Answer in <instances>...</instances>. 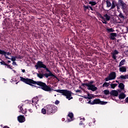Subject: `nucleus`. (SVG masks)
Segmentation results:
<instances>
[{
	"label": "nucleus",
	"instance_id": "nucleus-38",
	"mask_svg": "<svg viewBox=\"0 0 128 128\" xmlns=\"http://www.w3.org/2000/svg\"><path fill=\"white\" fill-rule=\"evenodd\" d=\"M118 54V50H114V53H112L113 54Z\"/></svg>",
	"mask_w": 128,
	"mask_h": 128
},
{
	"label": "nucleus",
	"instance_id": "nucleus-35",
	"mask_svg": "<svg viewBox=\"0 0 128 128\" xmlns=\"http://www.w3.org/2000/svg\"><path fill=\"white\" fill-rule=\"evenodd\" d=\"M16 58H17L18 60H22V56L20 55H18L16 56Z\"/></svg>",
	"mask_w": 128,
	"mask_h": 128
},
{
	"label": "nucleus",
	"instance_id": "nucleus-12",
	"mask_svg": "<svg viewBox=\"0 0 128 128\" xmlns=\"http://www.w3.org/2000/svg\"><path fill=\"white\" fill-rule=\"evenodd\" d=\"M110 94L114 96H118V92L116 90H112L110 92Z\"/></svg>",
	"mask_w": 128,
	"mask_h": 128
},
{
	"label": "nucleus",
	"instance_id": "nucleus-22",
	"mask_svg": "<svg viewBox=\"0 0 128 128\" xmlns=\"http://www.w3.org/2000/svg\"><path fill=\"white\" fill-rule=\"evenodd\" d=\"M110 86V83L105 82L102 84V88H108Z\"/></svg>",
	"mask_w": 128,
	"mask_h": 128
},
{
	"label": "nucleus",
	"instance_id": "nucleus-44",
	"mask_svg": "<svg viewBox=\"0 0 128 128\" xmlns=\"http://www.w3.org/2000/svg\"><path fill=\"white\" fill-rule=\"evenodd\" d=\"M90 10H92V12H94V10H96L92 8V7L90 6V7H89V9H90Z\"/></svg>",
	"mask_w": 128,
	"mask_h": 128
},
{
	"label": "nucleus",
	"instance_id": "nucleus-41",
	"mask_svg": "<svg viewBox=\"0 0 128 128\" xmlns=\"http://www.w3.org/2000/svg\"><path fill=\"white\" fill-rule=\"evenodd\" d=\"M112 58L114 60H116V56L114 54H112Z\"/></svg>",
	"mask_w": 128,
	"mask_h": 128
},
{
	"label": "nucleus",
	"instance_id": "nucleus-1",
	"mask_svg": "<svg viewBox=\"0 0 128 128\" xmlns=\"http://www.w3.org/2000/svg\"><path fill=\"white\" fill-rule=\"evenodd\" d=\"M20 80L26 84H28L31 86H34V88H41L44 92H50L52 90H54L56 92H59L61 94L62 96H66V98L68 100H72L74 98L72 96V91H70L68 90H54L52 89L50 86L46 85V84L42 81H34L32 79L28 78H24L22 76H20Z\"/></svg>",
	"mask_w": 128,
	"mask_h": 128
},
{
	"label": "nucleus",
	"instance_id": "nucleus-7",
	"mask_svg": "<svg viewBox=\"0 0 128 128\" xmlns=\"http://www.w3.org/2000/svg\"><path fill=\"white\" fill-rule=\"evenodd\" d=\"M87 89L88 90H92V92H96V90H98V87L96 86V85H88L86 86Z\"/></svg>",
	"mask_w": 128,
	"mask_h": 128
},
{
	"label": "nucleus",
	"instance_id": "nucleus-23",
	"mask_svg": "<svg viewBox=\"0 0 128 128\" xmlns=\"http://www.w3.org/2000/svg\"><path fill=\"white\" fill-rule=\"evenodd\" d=\"M90 5H88L87 6L86 5H84L83 8L84 12H86L87 10H90Z\"/></svg>",
	"mask_w": 128,
	"mask_h": 128
},
{
	"label": "nucleus",
	"instance_id": "nucleus-59",
	"mask_svg": "<svg viewBox=\"0 0 128 128\" xmlns=\"http://www.w3.org/2000/svg\"><path fill=\"white\" fill-rule=\"evenodd\" d=\"M25 110H26V109H24V110H22V112H24V111H25Z\"/></svg>",
	"mask_w": 128,
	"mask_h": 128
},
{
	"label": "nucleus",
	"instance_id": "nucleus-11",
	"mask_svg": "<svg viewBox=\"0 0 128 128\" xmlns=\"http://www.w3.org/2000/svg\"><path fill=\"white\" fill-rule=\"evenodd\" d=\"M94 80L88 81V83H82V86H92L94 84Z\"/></svg>",
	"mask_w": 128,
	"mask_h": 128
},
{
	"label": "nucleus",
	"instance_id": "nucleus-51",
	"mask_svg": "<svg viewBox=\"0 0 128 128\" xmlns=\"http://www.w3.org/2000/svg\"><path fill=\"white\" fill-rule=\"evenodd\" d=\"M84 82H88V80H84Z\"/></svg>",
	"mask_w": 128,
	"mask_h": 128
},
{
	"label": "nucleus",
	"instance_id": "nucleus-4",
	"mask_svg": "<svg viewBox=\"0 0 128 128\" xmlns=\"http://www.w3.org/2000/svg\"><path fill=\"white\" fill-rule=\"evenodd\" d=\"M2 26L4 30V28H6V30L8 28H12V20L10 18L4 19L2 22Z\"/></svg>",
	"mask_w": 128,
	"mask_h": 128
},
{
	"label": "nucleus",
	"instance_id": "nucleus-2",
	"mask_svg": "<svg viewBox=\"0 0 128 128\" xmlns=\"http://www.w3.org/2000/svg\"><path fill=\"white\" fill-rule=\"evenodd\" d=\"M35 68L36 70H38V68H44V70H40V73L36 74L37 76L39 78H44V76H45L46 78H48L49 76H52L60 82V79H58L56 76L50 70V69L46 67V65L44 64L43 62L38 61L36 64L35 65ZM44 70H46V72L48 73L44 74Z\"/></svg>",
	"mask_w": 128,
	"mask_h": 128
},
{
	"label": "nucleus",
	"instance_id": "nucleus-14",
	"mask_svg": "<svg viewBox=\"0 0 128 128\" xmlns=\"http://www.w3.org/2000/svg\"><path fill=\"white\" fill-rule=\"evenodd\" d=\"M118 36V34L116 33H114L112 32L110 34V40H116L115 36Z\"/></svg>",
	"mask_w": 128,
	"mask_h": 128
},
{
	"label": "nucleus",
	"instance_id": "nucleus-29",
	"mask_svg": "<svg viewBox=\"0 0 128 128\" xmlns=\"http://www.w3.org/2000/svg\"><path fill=\"white\" fill-rule=\"evenodd\" d=\"M96 16H98V18H100L102 20H104V16H102V14H100V12H98V13H97Z\"/></svg>",
	"mask_w": 128,
	"mask_h": 128
},
{
	"label": "nucleus",
	"instance_id": "nucleus-5",
	"mask_svg": "<svg viewBox=\"0 0 128 128\" xmlns=\"http://www.w3.org/2000/svg\"><path fill=\"white\" fill-rule=\"evenodd\" d=\"M118 6L122 8L123 12H124L126 10L128 6L122 0H118Z\"/></svg>",
	"mask_w": 128,
	"mask_h": 128
},
{
	"label": "nucleus",
	"instance_id": "nucleus-17",
	"mask_svg": "<svg viewBox=\"0 0 128 128\" xmlns=\"http://www.w3.org/2000/svg\"><path fill=\"white\" fill-rule=\"evenodd\" d=\"M124 64H126V59H123L120 62L118 67L120 68V66H122Z\"/></svg>",
	"mask_w": 128,
	"mask_h": 128
},
{
	"label": "nucleus",
	"instance_id": "nucleus-40",
	"mask_svg": "<svg viewBox=\"0 0 128 128\" xmlns=\"http://www.w3.org/2000/svg\"><path fill=\"white\" fill-rule=\"evenodd\" d=\"M92 14H96H96L98 13V12H97L96 10H95L93 11L92 12Z\"/></svg>",
	"mask_w": 128,
	"mask_h": 128
},
{
	"label": "nucleus",
	"instance_id": "nucleus-26",
	"mask_svg": "<svg viewBox=\"0 0 128 128\" xmlns=\"http://www.w3.org/2000/svg\"><path fill=\"white\" fill-rule=\"evenodd\" d=\"M104 94L108 96V94H110V90H104Z\"/></svg>",
	"mask_w": 128,
	"mask_h": 128
},
{
	"label": "nucleus",
	"instance_id": "nucleus-16",
	"mask_svg": "<svg viewBox=\"0 0 128 128\" xmlns=\"http://www.w3.org/2000/svg\"><path fill=\"white\" fill-rule=\"evenodd\" d=\"M116 6H118V4H116V1L113 0L112 2V4H111L110 10L114 8Z\"/></svg>",
	"mask_w": 128,
	"mask_h": 128
},
{
	"label": "nucleus",
	"instance_id": "nucleus-25",
	"mask_svg": "<svg viewBox=\"0 0 128 128\" xmlns=\"http://www.w3.org/2000/svg\"><path fill=\"white\" fill-rule=\"evenodd\" d=\"M88 4H91L92 6H96V2L94 1H90Z\"/></svg>",
	"mask_w": 128,
	"mask_h": 128
},
{
	"label": "nucleus",
	"instance_id": "nucleus-50",
	"mask_svg": "<svg viewBox=\"0 0 128 128\" xmlns=\"http://www.w3.org/2000/svg\"><path fill=\"white\" fill-rule=\"evenodd\" d=\"M5 58H7V60H10V58L8 56H6Z\"/></svg>",
	"mask_w": 128,
	"mask_h": 128
},
{
	"label": "nucleus",
	"instance_id": "nucleus-21",
	"mask_svg": "<svg viewBox=\"0 0 128 128\" xmlns=\"http://www.w3.org/2000/svg\"><path fill=\"white\" fill-rule=\"evenodd\" d=\"M118 88H120L122 90H124V84L122 83H120V84H119Z\"/></svg>",
	"mask_w": 128,
	"mask_h": 128
},
{
	"label": "nucleus",
	"instance_id": "nucleus-36",
	"mask_svg": "<svg viewBox=\"0 0 128 128\" xmlns=\"http://www.w3.org/2000/svg\"><path fill=\"white\" fill-rule=\"evenodd\" d=\"M0 64L2 66H8V64L4 62V61H2L0 62Z\"/></svg>",
	"mask_w": 128,
	"mask_h": 128
},
{
	"label": "nucleus",
	"instance_id": "nucleus-27",
	"mask_svg": "<svg viewBox=\"0 0 128 128\" xmlns=\"http://www.w3.org/2000/svg\"><path fill=\"white\" fill-rule=\"evenodd\" d=\"M38 102V98L36 97V98H34L32 100V102H36V104H37L36 102Z\"/></svg>",
	"mask_w": 128,
	"mask_h": 128
},
{
	"label": "nucleus",
	"instance_id": "nucleus-9",
	"mask_svg": "<svg viewBox=\"0 0 128 128\" xmlns=\"http://www.w3.org/2000/svg\"><path fill=\"white\" fill-rule=\"evenodd\" d=\"M109 77L111 79V80H114L116 78V74L114 72H111L109 74Z\"/></svg>",
	"mask_w": 128,
	"mask_h": 128
},
{
	"label": "nucleus",
	"instance_id": "nucleus-63",
	"mask_svg": "<svg viewBox=\"0 0 128 128\" xmlns=\"http://www.w3.org/2000/svg\"><path fill=\"white\" fill-rule=\"evenodd\" d=\"M83 120H84V118Z\"/></svg>",
	"mask_w": 128,
	"mask_h": 128
},
{
	"label": "nucleus",
	"instance_id": "nucleus-53",
	"mask_svg": "<svg viewBox=\"0 0 128 128\" xmlns=\"http://www.w3.org/2000/svg\"><path fill=\"white\" fill-rule=\"evenodd\" d=\"M88 126H92V122H89Z\"/></svg>",
	"mask_w": 128,
	"mask_h": 128
},
{
	"label": "nucleus",
	"instance_id": "nucleus-32",
	"mask_svg": "<svg viewBox=\"0 0 128 128\" xmlns=\"http://www.w3.org/2000/svg\"><path fill=\"white\" fill-rule=\"evenodd\" d=\"M118 18H120L124 19V14L122 12H120V14H119Z\"/></svg>",
	"mask_w": 128,
	"mask_h": 128
},
{
	"label": "nucleus",
	"instance_id": "nucleus-46",
	"mask_svg": "<svg viewBox=\"0 0 128 128\" xmlns=\"http://www.w3.org/2000/svg\"><path fill=\"white\" fill-rule=\"evenodd\" d=\"M82 124H84V122H82V120H80V126H82Z\"/></svg>",
	"mask_w": 128,
	"mask_h": 128
},
{
	"label": "nucleus",
	"instance_id": "nucleus-56",
	"mask_svg": "<svg viewBox=\"0 0 128 128\" xmlns=\"http://www.w3.org/2000/svg\"><path fill=\"white\" fill-rule=\"evenodd\" d=\"M117 10H120V7H118V4H117Z\"/></svg>",
	"mask_w": 128,
	"mask_h": 128
},
{
	"label": "nucleus",
	"instance_id": "nucleus-13",
	"mask_svg": "<svg viewBox=\"0 0 128 128\" xmlns=\"http://www.w3.org/2000/svg\"><path fill=\"white\" fill-rule=\"evenodd\" d=\"M0 54H4V56H10V54H12V53L10 52H6V51H4V50H2L0 49Z\"/></svg>",
	"mask_w": 128,
	"mask_h": 128
},
{
	"label": "nucleus",
	"instance_id": "nucleus-31",
	"mask_svg": "<svg viewBox=\"0 0 128 128\" xmlns=\"http://www.w3.org/2000/svg\"><path fill=\"white\" fill-rule=\"evenodd\" d=\"M126 80V76L124 75H121L120 77L117 78V80Z\"/></svg>",
	"mask_w": 128,
	"mask_h": 128
},
{
	"label": "nucleus",
	"instance_id": "nucleus-10",
	"mask_svg": "<svg viewBox=\"0 0 128 128\" xmlns=\"http://www.w3.org/2000/svg\"><path fill=\"white\" fill-rule=\"evenodd\" d=\"M68 116L70 118V119H68V122H72V120H74V114L72 112H70L68 115Z\"/></svg>",
	"mask_w": 128,
	"mask_h": 128
},
{
	"label": "nucleus",
	"instance_id": "nucleus-45",
	"mask_svg": "<svg viewBox=\"0 0 128 128\" xmlns=\"http://www.w3.org/2000/svg\"><path fill=\"white\" fill-rule=\"evenodd\" d=\"M60 104V101L58 100H56L55 102V104Z\"/></svg>",
	"mask_w": 128,
	"mask_h": 128
},
{
	"label": "nucleus",
	"instance_id": "nucleus-28",
	"mask_svg": "<svg viewBox=\"0 0 128 128\" xmlns=\"http://www.w3.org/2000/svg\"><path fill=\"white\" fill-rule=\"evenodd\" d=\"M41 112L42 114H46V108H42Z\"/></svg>",
	"mask_w": 128,
	"mask_h": 128
},
{
	"label": "nucleus",
	"instance_id": "nucleus-48",
	"mask_svg": "<svg viewBox=\"0 0 128 128\" xmlns=\"http://www.w3.org/2000/svg\"><path fill=\"white\" fill-rule=\"evenodd\" d=\"M12 64L14 66H16L17 65L16 62H14V61H13Z\"/></svg>",
	"mask_w": 128,
	"mask_h": 128
},
{
	"label": "nucleus",
	"instance_id": "nucleus-20",
	"mask_svg": "<svg viewBox=\"0 0 128 128\" xmlns=\"http://www.w3.org/2000/svg\"><path fill=\"white\" fill-rule=\"evenodd\" d=\"M18 108H20V110L19 112H22L24 114H26V110H24V112H22L24 110V108H22V106H18Z\"/></svg>",
	"mask_w": 128,
	"mask_h": 128
},
{
	"label": "nucleus",
	"instance_id": "nucleus-57",
	"mask_svg": "<svg viewBox=\"0 0 128 128\" xmlns=\"http://www.w3.org/2000/svg\"><path fill=\"white\" fill-rule=\"evenodd\" d=\"M8 64H10L11 62H10V60H8Z\"/></svg>",
	"mask_w": 128,
	"mask_h": 128
},
{
	"label": "nucleus",
	"instance_id": "nucleus-60",
	"mask_svg": "<svg viewBox=\"0 0 128 128\" xmlns=\"http://www.w3.org/2000/svg\"><path fill=\"white\" fill-rule=\"evenodd\" d=\"M125 52H126V54H128V50H126V51H125Z\"/></svg>",
	"mask_w": 128,
	"mask_h": 128
},
{
	"label": "nucleus",
	"instance_id": "nucleus-24",
	"mask_svg": "<svg viewBox=\"0 0 128 128\" xmlns=\"http://www.w3.org/2000/svg\"><path fill=\"white\" fill-rule=\"evenodd\" d=\"M106 4L107 8H110V6H112V3H110V0H107L106 1Z\"/></svg>",
	"mask_w": 128,
	"mask_h": 128
},
{
	"label": "nucleus",
	"instance_id": "nucleus-61",
	"mask_svg": "<svg viewBox=\"0 0 128 128\" xmlns=\"http://www.w3.org/2000/svg\"><path fill=\"white\" fill-rule=\"evenodd\" d=\"M13 72H16V70H13Z\"/></svg>",
	"mask_w": 128,
	"mask_h": 128
},
{
	"label": "nucleus",
	"instance_id": "nucleus-58",
	"mask_svg": "<svg viewBox=\"0 0 128 128\" xmlns=\"http://www.w3.org/2000/svg\"><path fill=\"white\" fill-rule=\"evenodd\" d=\"M116 82L118 84H120V82H118V81L116 80Z\"/></svg>",
	"mask_w": 128,
	"mask_h": 128
},
{
	"label": "nucleus",
	"instance_id": "nucleus-15",
	"mask_svg": "<svg viewBox=\"0 0 128 128\" xmlns=\"http://www.w3.org/2000/svg\"><path fill=\"white\" fill-rule=\"evenodd\" d=\"M119 70L120 72H126V68L124 66H122L120 68Z\"/></svg>",
	"mask_w": 128,
	"mask_h": 128
},
{
	"label": "nucleus",
	"instance_id": "nucleus-64",
	"mask_svg": "<svg viewBox=\"0 0 128 128\" xmlns=\"http://www.w3.org/2000/svg\"><path fill=\"white\" fill-rule=\"evenodd\" d=\"M18 82H16V84H18Z\"/></svg>",
	"mask_w": 128,
	"mask_h": 128
},
{
	"label": "nucleus",
	"instance_id": "nucleus-62",
	"mask_svg": "<svg viewBox=\"0 0 128 128\" xmlns=\"http://www.w3.org/2000/svg\"><path fill=\"white\" fill-rule=\"evenodd\" d=\"M2 11V8H0V12Z\"/></svg>",
	"mask_w": 128,
	"mask_h": 128
},
{
	"label": "nucleus",
	"instance_id": "nucleus-49",
	"mask_svg": "<svg viewBox=\"0 0 128 128\" xmlns=\"http://www.w3.org/2000/svg\"><path fill=\"white\" fill-rule=\"evenodd\" d=\"M21 70H22V72H24V73L26 72V70H24V69H22Z\"/></svg>",
	"mask_w": 128,
	"mask_h": 128
},
{
	"label": "nucleus",
	"instance_id": "nucleus-19",
	"mask_svg": "<svg viewBox=\"0 0 128 128\" xmlns=\"http://www.w3.org/2000/svg\"><path fill=\"white\" fill-rule=\"evenodd\" d=\"M104 18H106V20L107 22H108V20H110V16H108V14H106L104 15Z\"/></svg>",
	"mask_w": 128,
	"mask_h": 128
},
{
	"label": "nucleus",
	"instance_id": "nucleus-30",
	"mask_svg": "<svg viewBox=\"0 0 128 128\" xmlns=\"http://www.w3.org/2000/svg\"><path fill=\"white\" fill-rule=\"evenodd\" d=\"M106 30L108 32H114V30L112 29V28H106Z\"/></svg>",
	"mask_w": 128,
	"mask_h": 128
},
{
	"label": "nucleus",
	"instance_id": "nucleus-33",
	"mask_svg": "<svg viewBox=\"0 0 128 128\" xmlns=\"http://www.w3.org/2000/svg\"><path fill=\"white\" fill-rule=\"evenodd\" d=\"M118 86V84H110L111 88H115L116 87Z\"/></svg>",
	"mask_w": 128,
	"mask_h": 128
},
{
	"label": "nucleus",
	"instance_id": "nucleus-54",
	"mask_svg": "<svg viewBox=\"0 0 128 128\" xmlns=\"http://www.w3.org/2000/svg\"><path fill=\"white\" fill-rule=\"evenodd\" d=\"M28 112H32V109H29V110H28Z\"/></svg>",
	"mask_w": 128,
	"mask_h": 128
},
{
	"label": "nucleus",
	"instance_id": "nucleus-55",
	"mask_svg": "<svg viewBox=\"0 0 128 128\" xmlns=\"http://www.w3.org/2000/svg\"><path fill=\"white\" fill-rule=\"evenodd\" d=\"M126 78H126H128V75H125L124 76Z\"/></svg>",
	"mask_w": 128,
	"mask_h": 128
},
{
	"label": "nucleus",
	"instance_id": "nucleus-3",
	"mask_svg": "<svg viewBox=\"0 0 128 128\" xmlns=\"http://www.w3.org/2000/svg\"><path fill=\"white\" fill-rule=\"evenodd\" d=\"M44 108H46V114L50 116L58 112V107L54 105H47Z\"/></svg>",
	"mask_w": 128,
	"mask_h": 128
},
{
	"label": "nucleus",
	"instance_id": "nucleus-37",
	"mask_svg": "<svg viewBox=\"0 0 128 128\" xmlns=\"http://www.w3.org/2000/svg\"><path fill=\"white\" fill-rule=\"evenodd\" d=\"M106 82H108V80H112V79L110 78V76H108L107 78H105Z\"/></svg>",
	"mask_w": 128,
	"mask_h": 128
},
{
	"label": "nucleus",
	"instance_id": "nucleus-43",
	"mask_svg": "<svg viewBox=\"0 0 128 128\" xmlns=\"http://www.w3.org/2000/svg\"><path fill=\"white\" fill-rule=\"evenodd\" d=\"M6 66L8 68H10V70H12V68L10 66V64H8L6 65Z\"/></svg>",
	"mask_w": 128,
	"mask_h": 128
},
{
	"label": "nucleus",
	"instance_id": "nucleus-8",
	"mask_svg": "<svg viewBox=\"0 0 128 128\" xmlns=\"http://www.w3.org/2000/svg\"><path fill=\"white\" fill-rule=\"evenodd\" d=\"M25 118L24 116L22 115H20L18 116V120L19 122H24Z\"/></svg>",
	"mask_w": 128,
	"mask_h": 128
},
{
	"label": "nucleus",
	"instance_id": "nucleus-6",
	"mask_svg": "<svg viewBox=\"0 0 128 128\" xmlns=\"http://www.w3.org/2000/svg\"><path fill=\"white\" fill-rule=\"evenodd\" d=\"M108 104V102L100 101L99 98L95 99L92 102V104Z\"/></svg>",
	"mask_w": 128,
	"mask_h": 128
},
{
	"label": "nucleus",
	"instance_id": "nucleus-18",
	"mask_svg": "<svg viewBox=\"0 0 128 128\" xmlns=\"http://www.w3.org/2000/svg\"><path fill=\"white\" fill-rule=\"evenodd\" d=\"M118 98L120 100H124V98H126V94H124V93H121L119 94Z\"/></svg>",
	"mask_w": 128,
	"mask_h": 128
},
{
	"label": "nucleus",
	"instance_id": "nucleus-34",
	"mask_svg": "<svg viewBox=\"0 0 128 128\" xmlns=\"http://www.w3.org/2000/svg\"><path fill=\"white\" fill-rule=\"evenodd\" d=\"M10 60H11L12 62H16V56H12V58H10Z\"/></svg>",
	"mask_w": 128,
	"mask_h": 128
},
{
	"label": "nucleus",
	"instance_id": "nucleus-39",
	"mask_svg": "<svg viewBox=\"0 0 128 128\" xmlns=\"http://www.w3.org/2000/svg\"><path fill=\"white\" fill-rule=\"evenodd\" d=\"M103 21H102V24H108V22H106V20L104 18V19H102Z\"/></svg>",
	"mask_w": 128,
	"mask_h": 128
},
{
	"label": "nucleus",
	"instance_id": "nucleus-52",
	"mask_svg": "<svg viewBox=\"0 0 128 128\" xmlns=\"http://www.w3.org/2000/svg\"><path fill=\"white\" fill-rule=\"evenodd\" d=\"M88 104H92V102L91 100H89L88 102Z\"/></svg>",
	"mask_w": 128,
	"mask_h": 128
},
{
	"label": "nucleus",
	"instance_id": "nucleus-47",
	"mask_svg": "<svg viewBox=\"0 0 128 128\" xmlns=\"http://www.w3.org/2000/svg\"><path fill=\"white\" fill-rule=\"evenodd\" d=\"M76 92H82V90H76Z\"/></svg>",
	"mask_w": 128,
	"mask_h": 128
},
{
	"label": "nucleus",
	"instance_id": "nucleus-42",
	"mask_svg": "<svg viewBox=\"0 0 128 128\" xmlns=\"http://www.w3.org/2000/svg\"><path fill=\"white\" fill-rule=\"evenodd\" d=\"M88 97L86 98H88V100H92V97L90 95V94H88Z\"/></svg>",
	"mask_w": 128,
	"mask_h": 128
}]
</instances>
